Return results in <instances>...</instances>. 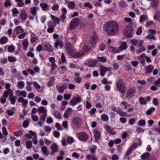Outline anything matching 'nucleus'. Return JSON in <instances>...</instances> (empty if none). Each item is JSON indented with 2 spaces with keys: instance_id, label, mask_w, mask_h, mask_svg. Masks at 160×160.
<instances>
[{
  "instance_id": "nucleus-1",
  "label": "nucleus",
  "mask_w": 160,
  "mask_h": 160,
  "mask_svg": "<svg viewBox=\"0 0 160 160\" xmlns=\"http://www.w3.org/2000/svg\"><path fill=\"white\" fill-rule=\"evenodd\" d=\"M103 28L104 31L108 35H114L118 32L119 27L116 22L114 21H110L104 24Z\"/></svg>"
},
{
  "instance_id": "nucleus-2",
  "label": "nucleus",
  "mask_w": 160,
  "mask_h": 160,
  "mask_svg": "<svg viewBox=\"0 0 160 160\" xmlns=\"http://www.w3.org/2000/svg\"><path fill=\"white\" fill-rule=\"evenodd\" d=\"M116 85L117 90L121 92L125 93L126 86L125 83L122 79H119L117 82Z\"/></svg>"
},
{
  "instance_id": "nucleus-3",
  "label": "nucleus",
  "mask_w": 160,
  "mask_h": 160,
  "mask_svg": "<svg viewBox=\"0 0 160 160\" xmlns=\"http://www.w3.org/2000/svg\"><path fill=\"white\" fill-rule=\"evenodd\" d=\"M77 136L81 141L83 142H87L89 138L88 135L84 132H80L77 133Z\"/></svg>"
},
{
  "instance_id": "nucleus-4",
  "label": "nucleus",
  "mask_w": 160,
  "mask_h": 160,
  "mask_svg": "<svg viewBox=\"0 0 160 160\" xmlns=\"http://www.w3.org/2000/svg\"><path fill=\"white\" fill-rule=\"evenodd\" d=\"M79 19L78 18H75L72 19L69 24V29L70 30L74 29L79 25Z\"/></svg>"
},
{
  "instance_id": "nucleus-5",
  "label": "nucleus",
  "mask_w": 160,
  "mask_h": 160,
  "mask_svg": "<svg viewBox=\"0 0 160 160\" xmlns=\"http://www.w3.org/2000/svg\"><path fill=\"white\" fill-rule=\"evenodd\" d=\"M136 93V89L134 87L128 89L126 94V97L128 99L134 97Z\"/></svg>"
},
{
  "instance_id": "nucleus-6",
  "label": "nucleus",
  "mask_w": 160,
  "mask_h": 160,
  "mask_svg": "<svg viewBox=\"0 0 160 160\" xmlns=\"http://www.w3.org/2000/svg\"><path fill=\"white\" fill-rule=\"evenodd\" d=\"M81 101V98L77 94H76V96L73 97L72 99L70 101V104L71 105L74 106L77 103H80Z\"/></svg>"
},
{
  "instance_id": "nucleus-7",
  "label": "nucleus",
  "mask_w": 160,
  "mask_h": 160,
  "mask_svg": "<svg viewBox=\"0 0 160 160\" xmlns=\"http://www.w3.org/2000/svg\"><path fill=\"white\" fill-rule=\"evenodd\" d=\"M65 48L69 54L71 56L73 53V49L72 44L70 42H67L65 45Z\"/></svg>"
},
{
  "instance_id": "nucleus-8",
  "label": "nucleus",
  "mask_w": 160,
  "mask_h": 160,
  "mask_svg": "<svg viewBox=\"0 0 160 160\" xmlns=\"http://www.w3.org/2000/svg\"><path fill=\"white\" fill-rule=\"evenodd\" d=\"M84 54V51L83 50H81L73 52L71 56L73 58H79L82 57Z\"/></svg>"
},
{
  "instance_id": "nucleus-9",
  "label": "nucleus",
  "mask_w": 160,
  "mask_h": 160,
  "mask_svg": "<svg viewBox=\"0 0 160 160\" xmlns=\"http://www.w3.org/2000/svg\"><path fill=\"white\" fill-rule=\"evenodd\" d=\"M72 123L76 127H79L81 122V118L79 117H74L72 120Z\"/></svg>"
},
{
  "instance_id": "nucleus-10",
  "label": "nucleus",
  "mask_w": 160,
  "mask_h": 160,
  "mask_svg": "<svg viewBox=\"0 0 160 160\" xmlns=\"http://www.w3.org/2000/svg\"><path fill=\"white\" fill-rule=\"evenodd\" d=\"M43 45L44 47L43 50L48 52H51L53 51V48L51 44L45 42L43 43Z\"/></svg>"
},
{
  "instance_id": "nucleus-11",
  "label": "nucleus",
  "mask_w": 160,
  "mask_h": 160,
  "mask_svg": "<svg viewBox=\"0 0 160 160\" xmlns=\"http://www.w3.org/2000/svg\"><path fill=\"white\" fill-rule=\"evenodd\" d=\"M13 94V92L11 89H8L5 90L3 94V96L5 98H7L8 96H11Z\"/></svg>"
},
{
  "instance_id": "nucleus-12",
  "label": "nucleus",
  "mask_w": 160,
  "mask_h": 160,
  "mask_svg": "<svg viewBox=\"0 0 160 160\" xmlns=\"http://www.w3.org/2000/svg\"><path fill=\"white\" fill-rule=\"evenodd\" d=\"M58 145L56 143H54L51 146V148L52 152L50 153V155H52L55 152H57L58 150Z\"/></svg>"
},
{
  "instance_id": "nucleus-13",
  "label": "nucleus",
  "mask_w": 160,
  "mask_h": 160,
  "mask_svg": "<svg viewBox=\"0 0 160 160\" xmlns=\"http://www.w3.org/2000/svg\"><path fill=\"white\" fill-rule=\"evenodd\" d=\"M94 136L95 141H97L100 137V133L99 131L97 129L93 130Z\"/></svg>"
},
{
  "instance_id": "nucleus-14",
  "label": "nucleus",
  "mask_w": 160,
  "mask_h": 160,
  "mask_svg": "<svg viewBox=\"0 0 160 160\" xmlns=\"http://www.w3.org/2000/svg\"><path fill=\"white\" fill-rule=\"evenodd\" d=\"M128 48L127 42H122L120 46L118 48L120 52Z\"/></svg>"
},
{
  "instance_id": "nucleus-15",
  "label": "nucleus",
  "mask_w": 160,
  "mask_h": 160,
  "mask_svg": "<svg viewBox=\"0 0 160 160\" xmlns=\"http://www.w3.org/2000/svg\"><path fill=\"white\" fill-rule=\"evenodd\" d=\"M90 41V43L92 45H94V44L97 42L98 38L96 34H94L91 37Z\"/></svg>"
},
{
  "instance_id": "nucleus-16",
  "label": "nucleus",
  "mask_w": 160,
  "mask_h": 160,
  "mask_svg": "<svg viewBox=\"0 0 160 160\" xmlns=\"http://www.w3.org/2000/svg\"><path fill=\"white\" fill-rule=\"evenodd\" d=\"M57 68V65L55 63L51 64V69L50 71V73L51 74H55L57 72L56 69Z\"/></svg>"
},
{
  "instance_id": "nucleus-17",
  "label": "nucleus",
  "mask_w": 160,
  "mask_h": 160,
  "mask_svg": "<svg viewBox=\"0 0 160 160\" xmlns=\"http://www.w3.org/2000/svg\"><path fill=\"white\" fill-rule=\"evenodd\" d=\"M98 60H90L87 63V65L90 67L95 66L98 63Z\"/></svg>"
},
{
  "instance_id": "nucleus-18",
  "label": "nucleus",
  "mask_w": 160,
  "mask_h": 160,
  "mask_svg": "<svg viewBox=\"0 0 160 160\" xmlns=\"http://www.w3.org/2000/svg\"><path fill=\"white\" fill-rule=\"evenodd\" d=\"M146 69V73L148 74L151 73L154 69V66L151 65L146 66L145 67Z\"/></svg>"
},
{
  "instance_id": "nucleus-19",
  "label": "nucleus",
  "mask_w": 160,
  "mask_h": 160,
  "mask_svg": "<svg viewBox=\"0 0 160 160\" xmlns=\"http://www.w3.org/2000/svg\"><path fill=\"white\" fill-rule=\"evenodd\" d=\"M17 98L16 96L12 95L9 97L8 99L12 104L14 105L16 101Z\"/></svg>"
},
{
  "instance_id": "nucleus-20",
  "label": "nucleus",
  "mask_w": 160,
  "mask_h": 160,
  "mask_svg": "<svg viewBox=\"0 0 160 160\" xmlns=\"http://www.w3.org/2000/svg\"><path fill=\"white\" fill-rule=\"evenodd\" d=\"M56 87L58 91V92L61 93H62L63 92L65 89L67 88L65 85H62L61 86L57 85Z\"/></svg>"
},
{
  "instance_id": "nucleus-21",
  "label": "nucleus",
  "mask_w": 160,
  "mask_h": 160,
  "mask_svg": "<svg viewBox=\"0 0 160 160\" xmlns=\"http://www.w3.org/2000/svg\"><path fill=\"white\" fill-rule=\"evenodd\" d=\"M30 12L33 16H35L37 20L38 16L37 15V8L34 7L30 8Z\"/></svg>"
},
{
  "instance_id": "nucleus-22",
  "label": "nucleus",
  "mask_w": 160,
  "mask_h": 160,
  "mask_svg": "<svg viewBox=\"0 0 160 160\" xmlns=\"http://www.w3.org/2000/svg\"><path fill=\"white\" fill-rule=\"evenodd\" d=\"M105 128L110 134L113 135L116 133V132L113 129L108 125H106L105 127Z\"/></svg>"
},
{
  "instance_id": "nucleus-23",
  "label": "nucleus",
  "mask_w": 160,
  "mask_h": 160,
  "mask_svg": "<svg viewBox=\"0 0 160 160\" xmlns=\"http://www.w3.org/2000/svg\"><path fill=\"white\" fill-rule=\"evenodd\" d=\"M109 51L111 53H118L120 52L119 49L113 47H110L109 48Z\"/></svg>"
},
{
  "instance_id": "nucleus-24",
  "label": "nucleus",
  "mask_w": 160,
  "mask_h": 160,
  "mask_svg": "<svg viewBox=\"0 0 160 160\" xmlns=\"http://www.w3.org/2000/svg\"><path fill=\"white\" fill-rule=\"evenodd\" d=\"M72 108H68L66 110L63 115V117L65 118H68L71 113Z\"/></svg>"
},
{
  "instance_id": "nucleus-25",
  "label": "nucleus",
  "mask_w": 160,
  "mask_h": 160,
  "mask_svg": "<svg viewBox=\"0 0 160 160\" xmlns=\"http://www.w3.org/2000/svg\"><path fill=\"white\" fill-rule=\"evenodd\" d=\"M87 160H98L97 157L94 155L88 154L86 156Z\"/></svg>"
},
{
  "instance_id": "nucleus-26",
  "label": "nucleus",
  "mask_w": 160,
  "mask_h": 160,
  "mask_svg": "<svg viewBox=\"0 0 160 160\" xmlns=\"http://www.w3.org/2000/svg\"><path fill=\"white\" fill-rule=\"evenodd\" d=\"M38 113H42L43 114L47 113L46 109L42 106H40L38 108Z\"/></svg>"
},
{
  "instance_id": "nucleus-27",
  "label": "nucleus",
  "mask_w": 160,
  "mask_h": 160,
  "mask_svg": "<svg viewBox=\"0 0 160 160\" xmlns=\"http://www.w3.org/2000/svg\"><path fill=\"white\" fill-rule=\"evenodd\" d=\"M40 6L42 11H46L48 10L49 6L48 4L46 3H41Z\"/></svg>"
},
{
  "instance_id": "nucleus-28",
  "label": "nucleus",
  "mask_w": 160,
  "mask_h": 160,
  "mask_svg": "<svg viewBox=\"0 0 160 160\" xmlns=\"http://www.w3.org/2000/svg\"><path fill=\"white\" fill-rule=\"evenodd\" d=\"M8 39L6 36L2 37L0 38V44H4L6 43L8 41Z\"/></svg>"
},
{
  "instance_id": "nucleus-29",
  "label": "nucleus",
  "mask_w": 160,
  "mask_h": 160,
  "mask_svg": "<svg viewBox=\"0 0 160 160\" xmlns=\"http://www.w3.org/2000/svg\"><path fill=\"white\" fill-rule=\"evenodd\" d=\"M33 84L37 91L39 92H42L41 87L39 84L37 82L34 81L33 82Z\"/></svg>"
},
{
  "instance_id": "nucleus-30",
  "label": "nucleus",
  "mask_w": 160,
  "mask_h": 160,
  "mask_svg": "<svg viewBox=\"0 0 160 160\" xmlns=\"http://www.w3.org/2000/svg\"><path fill=\"white\" fill-rule=\"evenodd\" d=\"M22 44L23 45V50H26L28 47V42L27 39L25 38L23 39L22 42Z\"/></svg>"
},
{
  "instance_id": "nucleus-31",
  "label": "nucleus",
  "mask_w": 160,
  "mask_h": 160,
  "mask_svg": "<svg viewBox=\"0 0 160 160\" xmlns=\"http://www.w3.org/2000/svg\"><path fill=\"white\" fill-rule=\"evenodd\" d=\"M25 83L24 81H19L17 83V88L18 89H23L24 87Z\"/></svg>"
},
{
  "instance_id": "nucleus-32",
  "label": "nucleus",
  "mask_w": 160,
  "mask_h": 160,
  "mask_svg": "<svg viewBox=\"0 0 160 160\" xmlns=\"http://www.w3.org/2000/svg\"><path fill=\"white\" fill-rule=\"evenodd\" d=\"M54 45L56 49H57L58 47L62 48L63 46L62 42L59 41H56L55 42Z\"/></svg>"
},
{
  "instance_id": "nucleus-33",
  "label": "nucleus",
  "mask_w": 160,
  "mask_h": 160,
  "mask_svg": "<svg viewBox=\"0 0 160 160\" xmlns=\"http://www.w3.org/2000/svg\"><path fill=\"white\" fill-rule=\"evenodd\" d=\"M20 18L23 21H25L27 18V15L25 11H21L20 12Z\"/></svg>"
},
{
  "instance_id": "nucleus-34",
  "label": "nucleus",
  "mask_w": 160,
  "mask_h": 160,
  "mask_svg": "<svg viewBox=\"0 0 160 160\" xmlns=\"http://www.w3.org/2000/svg\"><path fill=\"white\" fill-rule=\"evenodd\" d=\"M66 59L63 53H62L61 56V58L59 60L58 63L61 64L65 62Z\"/></svg>"
},
{
  "instance_id": "nucleus-35",
  "label": "nucleus",
  "mask_w": 160,
  "mask_h": 160,
  "mask_svg": "<svg viewBox=\"0 0 160 160\" xmlns=\"http://www.w3.org/2000/svg\"><path fill=\"white\" fill-rule=\"evenodd\" d=\"M41 150L42 153L46 156H48L49 154V153L48 151L47 148L46 146H42L41 148Z\"/></svg>"
},
{
  "instance_id": "nucleus-36",
  "label": "nucleus",
  "mask_w": 160,
  "mask_h": 160,
  "mask_svg": "<svg viewBox=\"0 0 160 160\" xmlns=\"http://www.w3.org/2000/svg\"><path fill=\"white\" fill-rule=\"evenodd\" d=\"M118 6L120 8H125L128 7L127 4L123 0H120L118 2Z\"/></svg>"
},
{
  "instance_id": "nucleus-37",
  "label": "nucleus",
  "mask_w": 160,
  "mask_h": 160,
  "mask_svg": "<svg viewBox=\"0 0 160 160\" xmlns=\"http://www.w3.org/2000/svg\"><path fill=\"white\" fill-rule=\"evenodd\" d=\"M14 31L17 34L22 33L24 31L23 29L20 26L17 27L15 29Z\"/></svg>"
},
{
  "instance_id": "nucleus-38",
  "label": "nucleus",
  "mask_w": 160,
  "mask_h": 160,
  "mask_svg": "<svg viewBox=\"0 0 160 160\" xmlns=\"http://www.w3.org/2000/svg\"><path fill=\"white\" fill-rule=\"evenodd\" d=\"M16 2L17 3V6L18 7H22L25 5L23 0H15Z\"/></svg>"
},
{
  "instance_id": "nucleus-39",
  "label": "nucleus",
  "mask_w": 160,
  "mask_h": 160,
  "mask_svg": "<svg viewBox=\"0 0 160 160\" xmlns=\"http://www.w3.org/2000/svg\"><path fill=\"white\" fill-rule=\"evenodd\" d=\"M51 17L53 20L54 21V23L56 24H58L59 23L60 20L58 17L52 15H51Z\"/></svg>"
},
{
  "instance_id": "nucleus-40",
  "label": "nucleus",
  "mask_w": 160,
  "mask_h": 160,
  "mask_svg": "<svg viewBox=\"0 0 160 160\" xmlns=\"http://www.w3.org/2000/svg\"><path fill=\"white\" fill-rule=\"evenodd\" d=\"M12 5L10 0H5L4 5L5 8L10 7Z\"/></svg>"
},
{
  "instance_id": "nucleus-41",
  "label": "nucleus",
  "mask_w": 160,
  "mask_h": 160,
  "mask_svg": "<svg viewBox=\"0 0 160 160\" xmlns=\"http://www.w3.org/2000/svg\"><path fill=\"white\" fill-rule=\"evenodd\" d=\"M52 113L53 115L57 118H59L61 116V114L60 112L56 110H53Z\"/></svg>"
},
{
  "instance_id": "nucleus-42",
  "label": "nucleus",
  "mask_w": 160,
  "mask_h": 160,
  "mask_svg": "<svg viewBox=\"0 0 160 160\" xmlns=\"http://www.w3.org/2000/svg\"><path fill=\"white\" fill-rule=\"evenodd\" d=\"M117 112L121 116L126 117L127 116L126 112H123L121 109H118Z\"/></svg>"
},
{
  "instance_id": "nucleus-43",
  "label": "nucleus",
  "mask_w": 160,
  "mask_h": 160,
  "mask_svg": "<svg viewBox=\"0 0 160 160\" xmlns=\"http://www.w3.org/2000/svg\"><path fill=\"white\" fill-rule=\"evenodd\" d=\"M149 154L150 153L149 152H145L141 155V158L143 160L147 159L149 157Z\"/></svg>"
},
{
  "instance_id": "nucleus-44",
  "label": "nucleus",
  "mask_w": 160,
  "mask_h": 160,
  "mask_svg": "<svg viewBox=\"0 0 160 160\" xmlns=\"http://www.w3.org/2000/svg\"><path fill=\"white\" fill-rule=\"evenodd\" d=\"M15 47L12 45H10L8 48V51L9 52H13L15 51Z\"/></svg>"
},
{
  "instance_id": "nucleus-45",
  "label": "nucleus",
  "mask_w": 160,
  "mask_h": 160,
  "mask_svg": "<svg viewBox=\"0 0 160 160\" xmlns=\"http://www.w3.org/2000/svg\"><path fill=\"white\" fill-rule=\"evenodd\" d=\"M97 146L96 145H94L91 146L89 148V151L92 154H94L96 152V150L97 149Z\"/></svg>"
},
{
  "instance_id": "nucleus-46",
  "label": "nucleus",
  "mask_w": 160,
  "mask_h": 160,
  "mask_svg": "<svg viewBox=\"0 0 160 160\" xmlns=\"http://www.w3.org/2000/svg\"><path fill=\"white\" fill-rule=\"evenodd\" d=\"M100 69L103 71L105 72V73L106 72L110 71L111 70V69L110 68L108 67H105L103 66L102 65H101L100 66Z\"/></svg>"
},
{
  "instance_id": "nucleus-47",
  "label": "nucleus",
  "mask_w": 160,
  "mask_h": 160,
  "mask_svg": "<svg viewBox=\"0 0 160 160\" xmlns=\"http://www.w3.org/2000/svg\"><path fill=\"white\" fill-rule=\"evenodd\" d=\"M139 100L140 104L146 105L147 103L146 99L142 97L139 98Z\"/></svg>"
},
{
  "instance_id": "nucleus-48",
  "label": "nucleus",
  "mask_w": 160,
  "mask_h": 160,
  "mask_svg": "<svg viewBox=\"0 0 160 160\" xmlns=\"http://www.w3.org/2000/svg\"><path fill=\"white\" fill-rule=\"evenodd\" d=\"M7 114L9 116L12 115L15 112V109L14 108H12L10 110L8 109L7 110Z\"/></svg>"
},
{
  "instance_id": "nucleus-49",
  "label": "nucleus",
  "mask_w": 160,
  "mask_h": 160,
  "mask_svg": "<svg viewBox=\"0 0 160 160\" xmlns=\"http://www.w3.org/2000/svg\"><path fill=\"white\" fill-rule=\"evenodd\" d=\"M101 119L104 121H107L108 120V117L106 114L104 113L101 115Z\"/></svg>"
},
{
  "instance_id": "nucleus-50",
  "label": "nucleus",
  "mask_w": 160,
  "mask_h": 160,
  "mask_svg": "<svg viewBox=\"0 0 160 160\" xmlns=\"http://www.w3.org/2000/svg\"><path fill=\"white\" fill-rule=\"evenodd\" d=\"M97 58L98 60V61L102 62H105L107 61V59L103 57H97Z\"/></svg>"
},
{
  "instance_id": "nucleus-51",
  "label": "nucleus",
  "mask_w": 160,
  "mask_h": 160,
  "mask_svg": "<svg viewBox=\"0 0 160 160\" xmlns=\"http://www.w3.org/2000/svg\"><path fill=\"white\" fill-rule=\"evenodd\" d=\"M8 60L10 62H15L17 59L14 57L12 56H9L8 57Z\"/></svg>"
},
{
  "instance_id": "nucleus-52",
  "label": "nucleus",
  "mask_w": 160,
  "mask_h": 160,
  "mask_svg": "<svg viewBox=\"0 0 160 160\" xmlns=\"http://www.w3.org/2000/svg\"><path fill=\"white\" fill-rule=\"evenodd\" d=\"M12 12L13 13V16L14 17H16L17 15V14H18L19 13L18 9L16 8H14L12 9Z\"/></svg>"
},
{
  "instance_id": "nucleus-53",
  "label": "nucleus",
  "mask_w": 160,
  "mask_h": 160,
  "mask_svg": "<svg viewBox=\"0 0 160 160\" xmlns=\"http://www.w3.org/2000/svg\"><path fill=\"white\" fill-rule=\"evenodd\" d=\"M68 6L69 9H73L75 6V4L73 2L71 1L68 3Z\"/></svg>"
},
{
  "instance_id": "nucleus-54",
  "label": "nucleus",
  "mask_w": 160,
  "mask_h": 160,
  "mask_svg": "<svg viewBox=\"0 0 160 160\" xmlns=\"http://www.w3.org/2000/svg\"><path fill=\"white\" fill-rule=\"evenodd\" d=\"M32 146V142L31 141H27L26 142V147L27 149H30Z\"/></svg>"
},
{
  "instance_id": "nucleus-55",
  "label": "nucleus",
  "mask_w": 160,
  "mask_h": 160,
  "mask_svg": "<svg viewBox=\"0 0 160 160\" xmlns=\"http://www.w3.org/2000/svg\"><path fill=\"white\" fill-rule=\"evenodd\" d=\"M148 18V17L147 16L142 15L141 16L140 18L139 22H142L144 20H146Z\"/></svg>"
},
{
  "instance_id": "nucleus-56",
  "label": "nucleus",
  "mask_w": 160,
  "mask_h": 160,
  "mask_svg": "<svg viewBox=\"0 0 160 160\" xmlns=\"http://www.w3.org/2000/svg\"><path fill=\"white\" fill-rule=\"evenodd\" d=\"M91 48L90 47L87 45H85L82 47V50H83L85 52H87L90 50Z\"/></svg>"
},
{
  "instance_id": "nucleus-57",
  "label": "nucleus",
  "mask_w": 160,
  "mask_h": 160,
  "mask_svg": "<svg viewBox=\"0 0 160 160\" xmlns=\"http://www.w3.org/2000/svg\"><path fill=\"white\" fill-rule=\"evenodd\" d=\"M155 110V108L154 107H152L149 108L147 112L146 113L148 115L151 114L152 112H154Z\"/></svg>"
},
{
  "instance_id": "nucleus-58",
  "label": "nucleus",
  "mask_w": 160,
  "mask_h": 160,
  "mask_svg": "<svg viewBox=\"0 0 160 160\" xmlns=\"http://www.w3.org/2000/svg\"><path fill=\"white\" fill-rule=\"evenodd\" d=\"M146 51V48L143 46L139 47V48L137 51V52L139 53H141L142 52H144Z\"/></svg>"
},
{
  "instance_id": "nucleus-59",
  "label": "nucleus",
  "mask_w": 160,
  "mask_h": 160,
  "mask_svg": "<svg viewBox=\"0 0 160 160\" xmlns=\"http://www.w3.org/2000/svg\"><path fill=\"white\" fill-rule=\"evenodd\" d=\"M47 25L48 27H51L54 28L55 27L56 25V24L51 22H48Z\"/></svg>"
},
{
  "instance_id": "nucleus-60",
  "label": "nucleus",
  "mask_w": 160,
  "mask_h": 160,
  "mask_svg": "<svg viewBox=\"0 0 160 160\" xmlns=\"http://www.w3.org/2000/svg\"><path fill=\"white\" fill-rule=\"evenodd\" d=\"M146 38L147 39H153L154 40H155L156 39V38H155V36L154 35H152L151 34H149L146 37Z\"/></svg>"
},
{
  "instance_id": "nucleus-61",
  "label": "nucleus",
  "mask_w": 160,
  "mask_h": 160,
  "mask_svg": "<svg viewBox=\"0 0 160 160\" xmlns=\"http://www.w3.org/2000/svg\"><path fill=\"white\" fill-rule=\"evenodd\" d=\"M59 8V5L56 4L53 5L52 7L51 8L53 11H57L58 9Z\"/></svg>"
},
{
  "instance_id": "nucleus-62",
  "label": "nucleus",
  "mask_w": 160,
  "mask_h": 160,
  "mask_svg": "<svg viewBox=\"0 0 160 160\" xmlns=\"http://www.w3.org/2000/svg\"><path fill=\"white\" fill-rule=\"evenodd\" d=\"M74 139L72 137H68L67 138V142L68 143H72L74 141Z\"/></svg>"
},
{
  "instance_id": "nucleus-63",
  "label": "nucleus",
  "mask_w": 160,
  "mask_h": 160,
  "mask_svg": "<svg viewBox=\"0 0 160 160\" xmlns=\"http://www.w3.org/2000/svg\"><path fill=\"white\" fill-rule=\"evenodd\" d=\"M33 69V71L35 72V73H40V69L37 66L34 67Z\"/></svg>"
},
{
  "instance_id": "nucleus-64",
  "label": "nucleus",
  "mask_w": 160,
  "mask_h": 160,
  "mask_svg": "<svg viewBox=\"0 0 160 160\" xmlns=\"http://www.w3.org/2000/svg\"><path fill=\"white\" fill-rule=\"evenodd\" d=\"M22 133V132L21 130L19 131L18 132H14L13 133L14 135V136L17 137H19L21 136Z\"/></svg>"
}]
</instances>
